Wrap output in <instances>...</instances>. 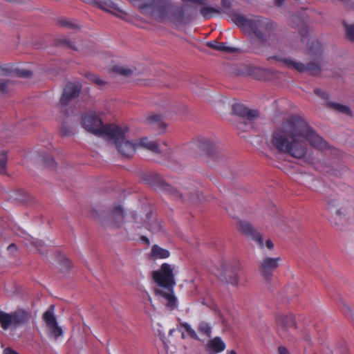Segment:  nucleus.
Instances as JSON below:
<instances>
[{
	"mask_svg": "<svg viewBox=\"0 0 354 354\" xmlns=\"http://www.w3.org/2000/svg\"><path fill=\"white\" fill-rule=\"evenodd\" d=\"M112 71L125 77H129L134 74L133 69L125 66H114L112 68Z\"/></svg>",
	"mask_w": 354,
	"mask_h": 354,
	"instance_id": "26",
	"label": "nucleus"
},
{
	"mask_svg": "<svg viewBox=\"0 0 354 354\" xmlns=\"http://www.w3.org/2000/svg\"><path fill=\"white\" fill-rule=\"evenodd\" d=\"M304 340L305 342H306L308 344H310L311 343V339H310V337L308 334H306L304 336Z\"/></svg>",
	"mask_w": 354,
	"mask_h": 354,
	"instance_id": "51",
	"label": "nucleus"
},
{
	"mask_svg": "<svg viewBox=\"0 0 354 354\" xmlns=\"http://www.w3.org/2000/svg\"><path fill=\"white\" fill-rule=\"evenodd\" d=\"M86 77L91 81L92 82L95 83L97 85L102 86L105 84V82L100 79L98 76H97L95 74L93 73H88L86 75Z\"/></svg>",
	"mask_w": 354,
	"mask_h": 354,
	"instance_id": "33",
	"label": "nucleus"
},
{
	"mask_svg": "<svg viewBox=\"0 0 354 354\" xmlns=\"http://www.w3.org/2000/svg\"><path fill=\"white\" fill-rule=\"evenodd\" d=\"M84 128L88 132L100 136H113V133L117 132L115 124L103 125L102 120L95 113L85 115L82 119Z\"/></svg>",
	"mask_w": 354,
	"mask_h": 354,
	"instance_id": "4",
	"label": "nucleus"
},
{
	"mask_svg": "<svg viewBox=\"0 0 354 354\" xmlns=\"http://www.w3.org/2000/svg\"><path fill=\"white\" fill-rule=\"evenodd\" d=\"M151 254L156 259H166L169 257L170 253L167 250L162 248L158 245H153L151 250Z\"/></svg>",
	"mask_w": 354,
	"mask_h": 354,
	"instance_id": "23",
	"label": "nucleus"
},
{
	"mask_svg": "<svg viewBox=\"0 0 354 354\" xmlns=\"http://www.w3.org/2000/svg\"><path fill=\"white\" fill-rule=\"evenodd\" d=\"M225 279L227 283L235 287H238L240 284V277L237 274H230L226 272L225 273Z\"/></svg>",
	"mask_w": 354,
	"mask_h": 354,
	"instance_id": "28",
	"label": "nucleus"
},
{
	"mask_svg": "<svg viewBox=\"0 0 354 354\" xmlns=\"http://www.w3.org/2000/svg\"><path fill=\"white\" fill-rule=\"evenodd\" d=\"M285 0H274V5L280 7L283 5Z\"/></svg>",
	"mask_w": 354,
	"mask_h": 354,
	"instance_id": "50",
	"label": "nucleus"
},
{
	"mask_svg": "<svg viewBox=\"0 0 354 354\" xmlns=\"http://www.w3.org/2000/svg\"><path fill=\"white\" fill-rule=\"evenodd\" d=\"M64 264L66 270L71 267V262L68 259H65L64 261Z\"/></svg>",
	"mask_w": 354,
	"mask_h": 354,
	"instance_id": "48",
	"label": "nucleus"
},
{
	"mask_svg": "<svg viewBox=\"0 0 354 354\" xmlns=\"http://www.w3.org/2000/svg\"><path fill=\"white\" fill-rule=\"evenodd\" d=\"M145 8L158 21L169 19L176 10L169 0H153L151 3L146 4Z\"/></svg>",
	"mask_w": 354,
	"mask_h": 354,
	"instance_id": "7",
	"label": "nucleus"
},
{
	"mask_svg": "<svg viewBox=\"0 0 354 354\" xmlns=\"http://www.w3.org/2000/svg\"><path fill=\"white\" fill-rule=\"evenodd\" d=\"M266 247L268 248V249H272L274 248V244L272 242L271 240L268 239L266 241Z\"/></svg>",
	"mask_w": 354,
	"mask_h": 354,
	"instance_id": "49",
	"label": "nucleus"
},
{
	"mask_svg": "<svg viewBox=\"0 0 354 354\" xmlns=\"http://www.w3.org/2000/svg\"><path fill=\"white\" fill-rule=\"evenodd\" d=\"M147 122L150 127L159 133H163L167 124L162 120L158 115H151L147 117Z\"/></svg>",
	"mask_w": 354,
	"mask_h": 354,
	"instance_id": "19",
	"label": "nucleus"
},
{
	"mask_svg": "<svg viewBox=\"0 0 354 354\" xmlns=\"http://www.w3.org/2000/svg\"><path fill=\"white\" fill-rule=\"evenodd\" d=\"M153 278L160 286V288L155 290L156 295L160 296L161 302L168 308L174 309L176 307V298L173 290L176 283L171 266L163 263L159 270L153 272Z\"/></svg>",
	"mask_w": 354,
	"mask_h": 354,
	"instance_id": "3",
	"label": "nucleus"
},
{
	"mask_svg": "<svg viewBox=\"0 0 354 354\" xmlns=\"http://www.w3.org/2000/svg\"><path fill=\"white\" fill-rule=\"evenodd\" d=\"M3 354H19L17 351H14L11 348H6L3 350Z\"/></svg>",
	"mask_w": 354,
	"mask_h": 354,
	"instance_id": "45",
	"label": "nucleus"
},
{
	"mask_svg": "<svg viewBox=\"0 0 354 354\" xmlns=\"http://www.w3.org/2000/svg\"><path fill=\"white\" fill-rule=\"evenodd\" d=\"M212 326L207 322L203 321L201 322L197 327V330L201 334L209 338L212 336Z\"/></svg>",
	"mask_w": 354,
	"mask_h": 354,
	"instance_id": "27",
	"label": "nucleus"
},
{
	"mask_svg": "<svg viewBox=\"0 0 354 354\" xmlns=\"http://www.w3.org/2000/svg\"><path fill=\"white\" fill-rule=\"evenodd\" d=\"M16 74L19 77L26 78L32 76V72L29 70L26 69H17L16 71Z\"/></svg>",
	"mask_w": 354,
	"mask_h": 354,
	"instance_id": "37",
	"label": "nucleus"
},
{
	"mask_svg": "<svg viewBox=\"0 0 354 354\" xmlns=\"http://www.w3.org/2000/svg\"><path fill=\"white\" fill-rule=\"evenodd\" d=\"M337 352L339 354H349L348 352L347 348H346V346H345V344L344 343L342 344L340 348H338Z\"/></svg>",
	"mask_w": 354,
	"mask_h": 354,
	"instance_id": "41",
	"label": "nucleus"
},
{
	"mask_svg": "<svg viewBox=\"0 0 354 354\" xmlns=\"http://www.w3.org/2000/svg\"><path fill=\"white\" fill-rule=\"evenodd\" d=\"M299 32L302 38H304L308 32V27L307 25L302 24L301 28H299Z\"/></svg>",
	"mask_w": 354,
	"mask_h": 354,
	"instance_id": "39",
	"label": "nucleus"
},
{
	"mask_svg": "<svg viewBox=\"0 0 354 354\" xmlns=\"http://www.w3.org/2000/svg\"><path fill=\"white\" fill-rule=\"evenodd\" d=\"M234 113L241 117L243 119L246 118L249 121H252L257 118L259 113L257 110H251L248 109L245 106L241 104H235L232 107Z\"/></svg>",
	"mask_w": 354,
	"mask_h": 354,
	"instance_id": "16",
	"label": "nucleus"
},
{
	"mask_svg": "<svg viewBox=\"0 0 354 354\" xmlns=\"http://www.w3.org/2000/svg\"><path fill=\"white\" fill-rule=\"evenodd\" d=\"M181 326L183 328H185L186 332L188 333V335L192 338L196 339V340L199 339L198 336L196 334V331L190 326V325L188 323H187V322L183 323V324H181Z\"/></svg>",
	"mask_w": 354,
	"mask_h": 354,
	"instance_id": "30",
	"label": "nucleus"
},
{
	"mask_svg": "<svg viewBox=\"0 0 354 354\" xmlns=\"http://www.w3.org/2000/svg\"><path fill=\"white\" fill-rule=\"evenodd\" d=\"M152 176L158 183H160V178L157 174H153Z\"/></svg>",
	"mask_w": 354,
	"mask_h": 354,
	"instance_id": "52",
	"label": "nucleus"
},
{
	"mask_svg": "<svg viewBox=\"0 0 354 354\" xmlns=\"http://www.w3.org/2000/svg\"><path fill=\"white\" fill-rule=\"evenodd\" d=\"M322 52L321 43L316 40L312 41L308 48V54L315 57L321 58Z\"/></svg>",
	"mask_w": 354,
	"mask_h": 354,
	"instance_id": "25",
	"label": "nucleus"
},
{
	"mask_svg": "<svg viewBox=\"0 0 354 354\" xmlns=\"http://www.w3.org/2000/svg\"><path fill=\"white\" fill-rule=\"evenodd\" d=\"M279 354H288V351L284 346H279L278 348Z\"/></svg>",
	"mask_w": 354,
	"mask_h": 354,
	"instance_id": "47",
	"label": "nucleus"
},
{
	"mask_svg": "<svg viewBox=\"0 0 354 354\" xmlns=\"http://www.w3.org/2000/svg\"><path fill=\"white\" fill-rule=\"evenodd\" d=\"M342 26L344 30V36L346 40L351 43H354V23L348 24L346 21H342Z\"/></svg>",
	"mask_w": 354,
	"mask_h": 354,
	"instance_id": "24",
	"label": "nucleus"
},
{
	"mask_svg": "<svg viewBox=\"0 0 354 354\" xmlns=\"http://www.w3.org/2000/svg\"><path fill=\"white\" fill-rule=\"evenodd\" d=\"M221 3L225 8L230 9L231 8V1L230 0H221Z\"/></svg>",
	"mask_w": 354,
	"mask_h": 354,
	"instance_id": "44",
	"label": "nucleus"
},
{
	"mask_svg": "<svg viewBox=\"0 0 354 354\" xmlns=\"http://www.w3.org/2000/svg\"><path fill=\"white\" fill-rule=\"evenodd\" d=\"M281 257H264L260 263L259 271L260 274L265 279H269L272 273L278 268Z\"/></svg>",
	"mask_w": 354,
	"mask_h": 354,
	"instance_id": "12",
	"label": "nucleus"
},
{
	"mask_svg": "<svg viewBox=\"0 0 354 354\" xmlns=\"http://www.w3.org/2000/svg\"><path fill=\"white\" fill-rule=\"evenodd\" d=\"M308 144L322 151L330 149L329 144L304 119L296 115L284 120L271 134L272 149L313 165L314 158L308 153Z\"/></svg>",
	"mask_w": 354,
	"mask_h": 354,
	"instance_id": "1",
	"label": "nucleus"
},
{
	"mask_svg": "<svg viewBox=\"0 0 354 354\" xmlns=\"http://www.w3.org/2000/svg\"><path fill=\"white\" fill-rule=\"evenodd\" d=\"M163 189L168 192L171 196L174 198L181 199L183 201H189L191 203H198L201 201V196L196 192H191L189 194H186V196H183L181 193H179L178 190L175 188L172 187L169 185L167 183H162Z\"/></svg>",
	"mask_w": 354,
	"mask_h": 354,
	"instance_id": "14",
	"label": "nucleus"
},
{
	"mask_svg": "<svg viewBox=\"0 0 354 354\" xmlns=\"http://www.w3.org/2000/svg\"><path fill=\"white\" fill-rule=\"evenodd\" d=\"M9 253L14 255L15 252L17 250V245L15 243H11L7 248Z\"/></svg>",
	"mask_w": 354,
	"mask_h": 354,
	"instance_id": "42",
	"label": "nucleus"
},
{
	"mask_svg": "<svg viewBox=\"0 0 354 354\" xmlns=\"http://www.w3.org/2000/svg\"><path fill=\"white\" fill-rule=\"evenodd\" d=\"M242 126H243L242 123H240V124L237 126V128L239 129H241L243 131H245V129H244Z\"/></svg>",
	"mask_w": 354,
	"mask_h": 354,
	"instance_id": "54",
	"label": "nucleus"
},
{
	"mask_svg": "<svg viewBox=\"0 0 354 354\" xmlns=\"http://www.w3.org/2000/svg\"><path fill=\"white\" fill-rule=\"evenodd\" d=\"M59 25L62 27L73 29L77 27V24L73 21L67 19H61L58 22Z\"/></svg>",
	"mask_w": 354,
	"mask_h": 354,
	"instance_id": "32",
	"label": "nucleus"
},
{
	"mask_svg": "<svg viewBox=\"0 0 354 354\" xmlns=\"http://www.w3.org/2000/svg\"><path fill=\"white\" fill-rule=\"evenodd\" d=\"M31 319V313L24 309H17L11 313L0 310V326L3 330H8L10 326L17 328L24 326Z\"/></svg>",
	"mask_w": 354,
	"mask_h": 354,
	"instance_id": "5",
	"label": "nucleus"
},
{
	"mask_svg": "<svg viewBox=\"0 0 354 354\" xmlns=\"http://www.w3.org/2000/svg\"><path fill=\"white\" fill-rule=\"evenodd\" d=\"M328 204L332 207H337L339 204L338 199L336 198L328 199Z\"/></svg>",
	"mask_w": 354,
	"mask_h": 354,
	"instance_id": "43",
	"label": "nucleus"
},
{
	"mask_svg": "<svg viewBox=\"0 0 354 354\" xmlns=\"http://www.w3.org/2000/svg\"><path fill=\"white\" fill-rule=\"evenodd\" d=\"M225 348V344L219 337L209 339L205 346L206 351L210 354L222 352Z\"/></svg>",
	"mask_w": 354,
	"mask_h": 354,
	"instance_id": "17",
	"label": "nucleus"
},
{
	"mask_svg": "<svg viewBox=\"0 0 354 354\" xmlns=\"http://www.w3.org/2000/svg\"><path fill=\"white\" fill-rule=\"evenodd\" d=\"M324 106L332 111H335L347 116H352V111L351 108L345 104L338 103L333 101H326Z\"/></svg>",
	"mask_w": 354,
	"mask_h": 354,
	"instance_id": "18",
	"label": "nucleus"
},
{
	"mask_svg": "<svg viewBox=\"0 0 354 354\" xmlns=\"http://www.w3.org/2000/svg\"><path fill=\"white\" fill-rule=\"evenodd\" d=\"M93 216L106 227H118L124 222V212L121 206L116 207L111 212H103L99 214L93 211Z\"/></svg>",
	"mask_w": 354,
	"mask_h": 354,
	"instance_id": "9",
	"label": "nucleus"
},
{
	"mask_svg": "<svg viewBox=\"0 0 354 354\" xmlns=\"http://www.w3.org/2000/svg\"><path fill=\"white\" fill-rule=\"evenodd\" d=\"M239 229L242 233L250 236L252 239L257 241L260 246L262 247L263 245V237L254 229L250 223L247 221H241Z\"/></svg>",
	"mask_w": 354,
	"mask_h": 354,
	"instance_id": "15",
	"label": "nucleus"
},
{
	"mask_svg": "<svg viewBox=\"0 0 354 354\" xmlns=\"http://www.w3.org/2000/svg\"><path fill=\"white\" fill-rule=\"evenodd\" d=\"M139 146H141L148 150H150L154 153H160L159 145L157 142L154 141L149 140L147 138H141L138 143H137Z\"/></svg>",
	"mask_w": 354,
	"mask_h": 354,
	"instance_id": "21",
	"label": "nucleus"
},
{
	"mask_svg": "<svg viewBox=\"0 0 354 354\" xmlns=\"http://www.w3.org/2000/svg\"><path fill=\"white\" fill-rule=\"evenodd\" d=\"M227 354H237V353L235 351L232 350V351H230L229 353H227Z\"/></svg>",
	"mask_w": 354,
	"mask_h": 354,
	"instance_id": "55",
	"label": "nucleus"
},
{
	"mask_svg": "<svg viewBox=\"0 0 354 354\" xmlns=\"http://www.w3.org/2000/svg\"><path fill=\"white\" fill-rule=\"evenodd\" d=\"M198 147L206 151L209 156H213L217 151L215 144L208 138H201L198 140Z\"/></svg>",
	"mask_w": 354,
	"mask_h": 354,
	"instance_id": "20",
	"label": "nucleus"
},
{
	"mask_svg": "<svg viewBox=\"0 0 354 354\" xmlns=\"http://www.w3.org/2000/svg\"><path fill=\"white\" fill-rule=\"evenodd\" d=\"M54 305H50L48 309L44 313L42 318L46 326L50 330L51 335L55 337V339H57L63 335V330L62 328L58 326L57 319L54 314Z\"/></svg>",
	"mask_w": 354,
	"mask_h": 354,
	"instance_id": "11",
	"label": "nucleus"
},
{
	"mask_svg": "<svg viewBox=\"0 0 354 354\" xmlns=\"http://www.w3.org/2000/svg\"><path fill=\"white\" fill-rule=\"evenodd\" d=\"M277 332L280 336L293 342L295 339L291 335V332L297 328L295 319L292 315H281L277 318Z\"/></svg>",
	"mask_w": 354,
	"mask_h": 354,
	"instance_id": "10",
	"label": "nucleus"
},
{
	"mask_svg": "<svg viewBox=\"0 0 354 354\" xmlns=\"http://www.w3.org/2000/svg\"><path fill=\"white\" fill-rule=\"evenodd\" d=\"M7 156L4 150L0 149V173H2L6 167Z\"/></svg>",
	"mask_w": 354,
	"mask_h": 354,
	"instance_id": "35",
	"label": "nucleus"
},
{
	"mask_svg": "<svg viewBox=\"0 0 354 354\" xmlns=\"http://www.w3.org/2000/svg\"><path fill=\"white\" fill-rule=\"evenodd\" d=\"M161 228V226L159 223L155 222V226L150 229L153 232H156L159 231Z\"/></svg>",
	"mask_w": 354,
	"mask_h": 354,
	"instance_id": "46",
	"label": "nucleus"
},
{
	"mask_svg": "<svg viewBox=\"0 0 354 354\" xmlns=\"http://www.w3.org/2000/svg\"><path fill=\"white\" fill-rule=\"evenodd\" d=\"M337 214H339V213H340V211H339V209H338V210H337Z\"/></svg>",
	"mask_w": 354,
	"mask_h": 354,
	"instance_id": "56",
	"label": "nucleus"
},
{
	"mask_svg": "<svg viewBox=\"0 0 354 354\" xmlns=\"http://www.w3.org/2000/svg\"><path fill=\"white\" fill-rule=\"evenodd\" d=\"M117 132L113 133V136H109L107 138L115 142L119 152L124 157L132 156L136 148L138 147L137 143H132L126 140L125 135L129 131L127 127H121L116 125Z\"/></svg>",
	"mask_w": 354,
	"mask_h": 354,
	"instance_id": "8",
	"label": "nucleus"
},
{
	"mask_svg": "<svg viewBox=\"0 0 354 354\" xmlns=\"http://www.w3.org/2000/svg\"><path fill=\"white\" fill-rule=\"evenodd\" d=\"M227 14L239 28L248 27L251 34L262 43L274 48H279L281 39L278 32V25L271 19L259 15L248 19L234 10H230Z\"/></svg>",
	"mask_w": 354,
	"mask_h": 354,
	"instance_id": "2",
	"label": "nucleus"
},
{
	"mask_svg": "<svg viewBox=\"0 0 354 354\" xmlns=\"http://www.w3.org/2000/svg\"><path fill=\"white\" fill-rule=\"evenodd\" d=\"M142 240L145 241L148 245H149V240L147 237L142 236Z\"/></svg>",
	"mask_w": 354,
	"mask_h": 354,
	"instance_id": "53",
	"label": "nucleus"
},
{
	"mask_svg": "<svg viewBox=\"0 0 354 354\" xmlns=\"http://www.w3.org/2000/svg\"><path fill=\"white\" fill-rule=\"evenodd\" d=\"M42 160L46 166L50 167L51 168L55 167L54 159L50 156H48L46 157L44 156Z\"/></svg>",
	"mask_w": 354,
	"mask_h": 354,
	"instance_id": "38",
	"label": "nucleus"
},
{
	"mask_svg": "<svg viewBox=\"0 0 354 354\" xmlns=\"http://www.w3.org/2000/svg\"><path fill=\"white\" fill-rule=\"evenodd\" d=\"M149 300L150 303H151V299L149 298Z\"/></svg>",
	"mask_w": 354,
	"mask_h": 354,
	"instance_id": "57",
	"label": "nucleus"
},
{
	"mask_svg": "<svg viewBox=\"0 0 354 354\" xmlns=\"http://www.w3.org/2000/svg\"><path fill=\"white\" fill-rule=\"evenodd\" d=\"M11 84L10 81L0 80V93L4 94L9 92V86Z\"/></svg>",
	"mask_w": 354,
	"mask_h": 354,
	"instance_id": "36",
	"label": "nucleus"
},
{
	"mask_svg": "<svg viewBox=\"0 0 354 354\" xmlns=\"http://www.w3.org/2000/svg\"><path fill=\"white\" fill-rule=\"evenodd\" d=\"M314 93L320 98L325 100V103L326 102V101H330L329 94L327 92L317 88L314 89Z\"/></svg>",
	"mask_w": 354,
	"mask_h": 354,
	"instance_id": "34",
	"label": "nucleus"
},
{
	"mask_svg": "<svg viewBox=\"0 0 354 354\" xmlns=\"http://www.w3.org/2000/svg\"><path fill=\"white\" fill-rule=\"evenodd\" d=\"M207 46L214 50L225 53H234L237 50L236 48L227 46L226 44L223 42L212 41L209 42Z\"/></svg>",
	"mask_w": 354,
	"mask_h": 354,
	"instance_id": "22",
	"label": "nucleus"
},
{
	"mask_svg": "<svg viewBox=\"0 0 354 354\" xmlns=\"http://www.w3.org/2000/svg\"><path fill=\"white\" fill-rule=\"evenodd\" d=\"M81 88V86L79 84L72 82L68 83L64 90L60 103L64 106H66L71 100L79 96Z\"/></svg>",
	"mask_w": 354,
	"mask_h": 354,
	"instance_id": "13",
	"label": "nucleus"
},
{
	"mask_svg": "<svg viewBox=\"0 0 354 354\" xmlns=\"http://www.w3.org/2000/svg\"><path fill=\"white\" fill-rule=\"evenodd\" d=\"M30 244L34 246L40 253H43L42 248H45L44 243L39 239L31 238Z\"/></svg>",
	"mask_w": 354,
	"mask_h": 354,
	"instance_id": "31",
	"label": "nucleus"
},
{
	"mask_svg": "<svg viewBox=\"0 0 354 354\" xmlns=\"http://www.w3.org/2000/svg\"><path fill=\"white\" fill-rule=\"evenodd\" d=\"M200 12L205 19H209L213 13H218L219 11L212 7L203 6L201 8Z\"/></svg>",
	"mask_w": 354,
	"mask_h": 354,
	"instance_id": "29",
	"label": "nucleus"
},
{
	"mask_svg": "<svg viewBox=\"0 0 354 354\" xmlns=\"http://www.w3.org/2000/svg\"><path fill=\"white\" fill-rule=\"evenodd\" d=\"M273 59L283 62L288 68L295 69L299 73H308L311 75H318L322 72L321 58L315 57L306 64L292 59L274 56Z\"/></svg>",
	"mask_w": 354,
	"mask_h": 354,
	"instance_id": "6",
	"label": "nucleus"
},
{
	"mask_svg": "<svg viewBox=\"0 0 354 354\" xmlns=\"http://www.w3.org/2000/svg\"><path fill=\"white\" fill-rule=\"evenodd\" d=\"M59 43L60 44H66L69 48L72 49H75V46H73V43L67 40L66 39H62L59 41Z\"/></svg>",
	"mask_w": 354,
	"mask_h": 354,
	"instance_id": "40",
	"label": "nucleus"
}]
</instances>
